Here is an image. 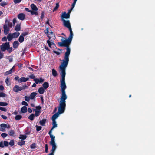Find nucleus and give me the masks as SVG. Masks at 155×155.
Instances as JSON below:
<instances>
[{"label": "nucleus", "mask_w": 155, "mask_h": 155, "mask_svg": "<svg viewBox=\"0 0 155 155\" xmlns=\"http://www.w3.org/2000/svg\"><path fill=\"white\" fill-rule=\"evenodd\" d=\"M67 62H64L63 63H61L59 67L60 74L61 77V88L62 93L61 96L60 98V104L65 105V100L67 99V97L66 94L65 90L66 88L65 81V77L66 68L67 67L68 64Z\"/></svg>", "instance_id": "1"}, {"label": "nucleus", "mask_w": 155, "mask_h": 155, "mask_svg": "<svg viewBox=\"0 0 155 155\" xmlns=\"http://www.w3.org/2000/svg\"><path fill=\"white\" fill-rule=\"evenodd\" d=\"M73 35V33H72L71 36V33L68 38V39H65L64 38L61 39V41L63 43L65 47H67L66 52L64 54V59L62 60V62L61 63H63L64 62H67V64H68L69 61V57L70 53V49L68 45L71 42Z\"/></svg>", "instance_id": "2"}, {"label": "nucleus", "mask_w": 155, "mask_h": 155, "mask_svg": "<svg viewBox=\"0 0 155 155\" xmlns=\"http://www.w3.org/2000/svg\"><path fill=\"white\" fill-rule=\"evenodd\" d=\"M66 107V103L65 105L60 104V101L59 102V106L58 108V111L52 117V120H55V119L58 117L59 115L64 112Z\"/></svg>", "instance_id": "3"}, {"label": "nucleus", "mask_w": 155, "mask_h": 155, "mask_svg": "<svg viewBox=\"0 0 155 155\" xmlns=\"http://www.w3.org/2000/svg\"><path fill=\"white\" fill-rule=\"evenodd\" d=\"M47 36L49 38V39L47 41V43L48 44L49 46L51 47V46L54 45V43L53 42V40L52 39L50 40L51 38H52L53 39L54 38L55 36L52 31L49 32L48 34H47Z\"/></svg>", "instance_id": "4"}, {"label": "nucleus", "mask_w": 155, "mask_h": 155, "mask_svg": "<svg viewBox=\"0 0 155 155\" xmlns=\"http://www.w3.org/2000/svg\"><path fill=\"white\" fill-rule=\"evenodd\" d=\"M63 24L65 27L68 28L70 31V33H71V36L72 33H73L71 27V24L69 20H66L64 19H63L62 20Z\"/></svg>", "instance_id": "5"}, {"label": "nucleus", "mask_w": 155, "mask_h": 155, "mask_svg": "<svg viewBox=\"0 0 155 155\" xmlns=\"http://www.w3.org/2000/svg\"><path fill=\"white\" fill-rule=\"evenodd\" d=\"M9 46V42L3 43L0 46L1 50L2 51L5 52L8 49Z\"/></svg>", "instance_id": "6"}, {"label": "nucleus", "mask_w": 155, "mask_h": 155, "mask_svg": "<svg viewBox=\"0 0 155 155\" xmlns=\"http://www.w3.org/2000/svg\"><path fill=\"white\" fill-rule=\"evenodd\" d=\"M50 144L52 146V148L51 150V153L48 155H54V153L55 150L57 147L55 142H50Z\"/></svg>", "instance_id": "7"}, {"label": "nucleus", "mask_w": 155, "mask_h": 155, "mask_svg": "<svg viewBox=\"0 0 155 155\" xmlns=\"http://www.w3.org/2000/svg\"><path fill=\"white\" fill-rule=\"evenodd\" d=\"M13 90L15 92H18L19 91H22L21 86L15 85L13 88Z\"/></svg>", "instance_id": "8"}, {"label": "nucleus", "mask_w": 155, "mask_h": 155, "mask_svg": "<svg viewBox=\"0 0 155 155\" xmlns=\"http://www.w3.org/2000/svg\"><path fill=\"white\" fill-rule=\"evenodd\" d=\"M70 14L69 13H67L65 12L63 13L61 15L62 20L64 18H68L70 17Z\"/></svg>", "instance_id": "9"}, {"label": "nucleus", "mask_w": 155, "mask_h": 155, "mask_svg": "<svg viewBox=\"0 0 155 155\" xmlns=\"http://www.w3.org/2000/svg\"><path fill=\"white\" fill-rule=\"evenodd\" d=\"M4 29V33L5 35H7L9 31V28L6 26V24H5L3 26Z\"/></svg>", "instance_id": "10"}, {"label": "nucleus", "mask_w": 155, "mask_h": 155, "mask_svg": "<svg viewBox=\"0 0 155 155\" xmlns=\"http://www.w3.org/2000/svg\"><path fill=\"white\" fill-rule=\"evenodd\" d=\"M29 80L28 78H25L24 77H22L21 78L18 79V81L19 83H21L22 82H25Z\"/></svg>", "instance_id": "11"}, {"label": "nucleus", "mask_w": 155, "mask_h": 155, "mask_svg": "<svg viewBox=\"0 0 155 155\" xmlns=\"http://www.w3.org/2000/svg\"><path fill=\"white\" fill-rule=\"evenodd\" d=\"M18 18L21 20H24L25 18V15L23 13H20L18 15Z\"/></svg>", "instance_id": "12"}, {"label": "nucleus", "mask_w": 155, "mask_h": 155, "mask_svg": "<svg viewBox=\"0 0 155 155\" xmlns=\"http://www.w3.org/2000/svg\"><path fill=\"white\" fill-rule=\"evenodd\" d=\"M5 24H6V26H7L8 28H11L12 26V23L8 20L6 21Z\"/></svg>", "instance_id": "13"}, {"label": "nucleus", "mask_w": 155, "mask_h": 155, "mask_svg": "<svg viewBox=\"0 0 155 155\" xmlns=\"http://www.w3.org/2000/svg\"><path fill=\"white\" fill-rule=\"evenodd\" d=\"M31 7L32 9L34 11H36L38 10V8L34 4H32L31 5Z\"/></svg>", "instance_id": "14"}, {"label": "nucleus", "mask_w": 155, "mask_h": 155, "mask_svg": "<svg viewBox=\"0 0 155 155\" xmlns=\"http://www.w3.org/2000/svg\"><path fill=\"white\" fill-rule=\"evenodd\" d=\"M45 90V89L43 87H41L39 89L38 92L40 94H42L44 92Z\"/></svg>", "instance_id": "15"}, {"label": "nucleus", "mask_w": 155, "mask_h": 155, "mask_svg": "<svg viewBox=\"0 0 155 155\" xmlns=\"http://www.w3.org/2000/svg\"><path fill=\"white\" fill-rule=\"evenodd\" d=\"M49 87V84L47 82H45L43 84V87L44 89H46Z\"/></svg>", "instance_id": "16"}, {"label": "nucleus", "mask_w": 155, "mask_h": 155, "mask_svg": "<svg viewBox=\"0 0 155 155\" xmlns=\"http://www.w3.org/2000/svg\"><path fill=\"white\" fill-rule=\"evenodd\" d=\"M20 24H18L15 27V29L16 31H18L20 30Z\"/></svg>", "instance_id": "17"}, {"label": "nucleus", "mask_w": 155, "mask_h": 155, "mask_svg": "<svg viewBox=\"0 0 155 155\" xmlns=\"http://www.w3.org/2000/svg\"><path fill=\"white\" fill-rule=\"evenodd\" d=\"M37 94V93H36L35 92L32 93L30 94V96H29L30 99H33Z\"/></svg>", "instance_id": "18"}, {"label": "nucleus", "mask_w": 155, "mask_h": 155, "mask_svg": "<svg viewBox=\"0 0 155 155\" xmlns=\"http://www.w3.org/2000/svg\"><path fill=\"white\" fill-rule=\"evenodd\" d=\"M12 34L13 38H16L19 36L20 33L19 32H15Z\"/></svg>", "instance_id": "19"}, {"label": "nucleus", "mask_w": 155, "mask_h": 155, "mask_svg": "<svg viewBox=\"0 0 155 155\" xmlns=\"http://www.w3.org/2000/svg\"><path fill=\"white\" fill-rule=\"evenodd\" d=\"M22 113H25L27 111V108L26 106H24L22 107L21 109Z\"/></svg>", "instance_id": "20"}, {"label": "nucleus", "mask_w": 155, "mask_h": 155, "mask_svg": "<svg viewBox=\"0 0 155 155\" xmlns=\"http://www.w3.org/2000/svg\"><path fill=\"white\" fill-rule=\"evenodd\" d=\"M19 45V43L18 41H15L13 44V47L14 48H16L18 47Z\"/></svg>", "instance_id": "21"}, {"label": "nucleus", "mask_w": 155, "mask_h": 155, "mask_svg": "<svg viewBox=\"0 0 155 155\" xmlns=\"http://www.w3.org/2000/svg\"><path fill=\"white\" fill-rule=\"evenodd\" d=\"M52 75L54 77H56L58 75L57 71L53 69L52 70Z\"/></svg>", "instance_id": "22"}, {"label": "nucleus", "mask_w": 155, "mask_h": 155, "mask_svg": "<svg viewBox=\"0 0 155 155\" xmlns=\"http://www.w3.org/2000/svg\"><path fill=\"white\" fill-rule=\"evenodd\" d=\"M7 39L8 41H11L13 38L12 35L11 33L8 34L7 36Z\"/></svg>", "instance_id": "23"}, {"label": "nucleus", "mask_w": 155, "mask_h": 155, "mask_svg": "<svg viewBox=\"0 0 155 155\" xmlns=\"http://www.w3.org/2000/svg\"><path fill=\"white\" fill-rule=\"evenodd\" d=\"M50 137L51 138V141L50 142H55V137L52 134L50 135Z\"/></svg>", "instance_id": "24"}, {"label": "nucleus", "mask_w": 155, "mask_h": 155, "mask_svg": "<svg viewBox=\"0 0 155 155\" xmlns=\"http://www.w3.org/2000/svg\"><path fill=\"white\" fill-rule=\"evenodd\" d=\"M53 52L58 55L60 54L61 51L59 49H57L56 50H54Z\"/></svg>", "instance_id": "25"}, {"label": "nucleus", "mask_w": 155, "mask_h": 155, "mask_svg": "<svg viewBox=\"0 0 155 155\" xmlns=\"http://www.w3.org/2000/svg\"><path fill=\"white\" fill-rule=\"evenodd\" d=\"M34 110L35 111V115L37 117L40 115V113L41 112L40 110H38L36 109H34Z\"/></svg>", "instance_id": "26"}, {"label": "nucleus", "mask_w": 155, "mask_h": 155, "mask_svg": "<svg viewBox=\"0 0 155 155\" xmlns=\"http://www.w3.org/2000/svg\"><path fill=\"white\" fill-rule=\"evenodd\" d=\"M46 120L45 119H43L39 122L41 125L42 126H44V124L46 122Z\"/></svg>", "instance_id": "27"}, {"label": "nucleus", "mask_w": 155, "mask_h": 155, "mask_svg": "<svg viewBox=\"0 0 155 155\" xmlns=\"http://www.w3.org/2000/svg\"><path fill=\"white\" fill-rule=\"evenodd\" d=\"M52 122L53 126L52 128V129H54L57 127V124L55 120H52Z\"/></svg>", "instance_id": "28"}, {"label": "nucleus", "mask_w": 155, "mask_h": 155, "mask_svg": "<svg viewBox=\"0 0 155 155\" xmlns=\"http://www.w3.org/2000/svg\"><path fill=\"white\" fill-rule=\"evenodd\" d=\"M13 71H12V69H10V70L6 72L4 74L5 75H6V76L8 75L11 74Z\"/></svg>", "instance_id": "29"}, {"label": "nucleus", "mask_w": 155, "mask_h": 155, "mask_svg": "<svg viewBox=\"0 0 155 155\" xmlns=\"http://www.w3.org/2000/svg\"><path fill=\"white\" fill-rule=\"evenodd\" d=\"M24 41V37L21 35L20 36L19 38V41L20 43Z\"/></svg>", "instance_id": "30"}, {"label": "nucleus", "mask_w": 155, "mask_h": 155, "mask_svg": "<svg viewBox=\"0 0 155 155\" xmlns=\"http://www.w3.org/2000/svg\"><path fill=\"white\" fill-rule=\"evenodd\" d=\"M27 137L25 135H20L19 137V138L21 139L25 140Z\"/></svg>", "instance_id": "31"}, {"label": "nucleus", "mask_w": 155, "mask_h": 155, "mask_svg": "<svg viewBox=\"0 0 155 155\" xmlns=\"http://www.w3.org/2000/svg\"><path fill=\"white\" fill-rule=\"evenodd\" d=\"M8 104L6 102H0V106H5L8 105Z\"/></svg>", "instance_id": "32"}, {"label": "nucleus", "mask_w": 155, "mask_h": 155, "mask_svg": "<svg viewBox=\"0 0 155 155\" xmlns=\"http://www.w3.org/2000/svg\"><path fill=\"white\" fill-rule=\"evenodd\" d=\"M25 141L24 140H21L20 141L18 142V144L20 146H22L25 144Z\"/></svg>", "instance_id": "33"}, {"label": "nucleus", "mask_w": 155, "mask_h": 155, "mask_svg": "<svg viewBox=\"0 0 155 155\" xmlns=\"http://www.w3.org/2000/svg\"><path fill=\"white\" fill-rule=\"evenodd\" d=\"M22 118V116L21 115H17L15 117V119L16 120H19Z\"/></svg>", "instance_id": "34"}, {"label": "nucleus", "mask_w": 155, "mask_h": 155, "mask_svg": "<svg viewBox=\"0 0 155 155\" xmlns=\"http://www.w3.org/2000/svg\"><path fill=\"white\" fill-rule=\"evenodd\" d=\"M14 131L12 130H9L8 132V134L10 136H13L14 134Z\"/></svg>", "instance_id": "35"}, {"label": "nucleus", "mask_w": 155, "mask_h": 155, "mask_svg": "<svg viewBox=\"0 0 155 155\" xmlns=\"http://www.w3.org/2000/svg\"><path fill=\"white\" fill-rule=\"evenodd\" d=\"M34 115L32 114L30 115L28 117V119L30 120H34Z\"/></svg>", "instance_id": "36"}, {"label": "nucleus", "mask_w": 155, "mask_h": 155, "mask_svg": "<svg viewBox=\"0 0 155 155\" xmlns=\"http://www.w3.org/2000/svg\"><path fill=\"white\" fill-rule=\"evenodd\" d=\"M1 6H4L7 5V3L5 2H2L0 3Z\"/></svg>", "instance_id": "37"}, {"label": "nucleus", "mask_w": 155, "mask_h": 155, "mask_svg": "<svg viewBox=\"0 0 155 155\" xmlns=\"http://www.w3.org/2000/svg\"><path fill=\"white\" fill-rule=\"evenodd\" d=\"M36 130L37 131H39L41 130L42 127L41 126H39L37 125L36 126Z\"/></svg>", "instance_id": "38"}, {"label": "nucleus", "mask_w": 155, "mask_h": 155, "mask_svg": "<svg viewBox=\"0 0 155 155\" xmlns=\"http://www.w3.org/2000/svg\"><path fill=\"white\" fill-rule=\"evenodd\" d=\"M28 86L26 85H24L22 86H21V90H24L27 88Z\"/></svg>", "instance_id": "39"}, {"label": "nucleus", "mask_w": 155, "mask_h": 155, "mask_svg": "<svg viewBox=\"0 0 155 155\" xmlns=\"http://www.w3.org/2000/svg\"><path fill=\"white\" fill-rule=\"evenodd\" d=\"M30 11V12L31 13V14L32 15H34V14H35V15H38V13H37V12H36V11Z\"/></svg>", "instance_id": "40"}, {"label": "nucleus", "mask_w": 155, "mask_h": 155, "mask_svg": "<svg viewBox=\"0 0 155 155\" xmlns=\"http://www.w3.org/2000/svg\"><path fill=\"white\" fill-rule=\"evenodd\" d=\"M1 135L2 137L5 138L7 136L8 134L6 133H3L1 134Z\"/></svg>", "instance_id": "41"}, {"label": "nucleus", "mask_w": 155, "mask_h": 155, "mask_svg": "<svg viewBox=\"0 0 155 155\" xmlns=\"http://www.w3.org/2000/svg\"><path fill=\"white\" fill-rule=\"evenodd\" d=\"M25 100L27 102H29L30 101V97H29L25 96Z\"/></svg>", "instance_id": "42"}, {"label": "nucleus", "mask_w": 155, "mask_h": 155, "mask_svg": "<svg viewBox=\"0 0 155 155\" xmlns=\"http://www.w3.org/2000/svg\"><path fill=\"white\" fill-rule=\"evenodd\" d=\"M6 96V94L3 93L1 92L0 93V97H5Z\"/></svg>", "instance_id": "43"}, {"label": "nucleus", "mask_w": 155, "mask_h": 155, "mask_svg": "<svg viewBox=\"0 0 155 155\" xmlns=\"http://www.w3.org/2000/svg\"><path fill=\"white\" fill-rule=\"evenodd\" d=\"M0 126L2 127H7V125L5 124H2L0 125Z\"/></svg>", "instance_id": "44"}, {"label": "nucleus", "mask_w": 155, "mask_h": 155, "mask_svg": "<svg viewBox=\"0 0 155 155\" xmlns=\"http://www.w3.org/2000/svg\"><path fill=\"white\" fill-rule=\"evenodd\" d=\"M30 147L31 149H33L36 148V144L35 143H33L32 144L31 146Z\"/></svg>", "instance_id": "45"}, {"label": "nucleus", "mask_w": 155, "mask_h": 155, "mask_svg": "<svg viewBox=\"0 0 155 155\" xmlns=\"http://www.w3.org/2000/svg\"><path fill=\"white\" fill-rule=\"evenodd\" d=\"M8 144H9L11 146L13 145L14 144V140H11Z\"/></svg>", "instance_id": "46"}, {"label": "nucleus", "mask_w": 155, "mask_h": 155, "mask_svg": "<svg viewBox=\"0 0 155 155\" xmlns=\"http://www.w3.org/2000/svg\"><path fill=\"white\" fill-rule=\"evenodd\" d=\"M59 5L58 3H56V4L55 6V8L54 10V11L56 10H57L59 7Z\"/></svg>", "instance_id": "47"}, {"label": "nucleus", "mask_w": 155, "mask_h": 155, "mask_svg": "<svg viewBox=\"0 0 155 155\" xmlns=\"http://www.w3.org/2000/svg\"><path fill=\"white\" fill-rule=\"evenodd\" d=\"M22 105H25L26 106H28V103L25 101H23L21 103Z\"/></svg>", "instance_id": "48"}, {"label": "nucleus", "mask_w": 155, "mask_h": 155, "mask_svg": "<svg viewBox=\"0 0 155 155\" xmlns=\"http://www.w3.org/2000/svg\"><path fill=\"white\" fill-rule=\"evenodd\" d=\"M48 146L47 144H46L45 145V152L47 153L48 152Z\"/></svg>", "instance_id": "49"}, {"label": "nucleus", "mask_w": 155, "mask_h": 155, "mask_svg": "<svg viewBox=\"0 0 155 155\" xmlns=\"http://www.w3.org/2000/svg\"><path fill=\"white\" fill-rule=\"evenodd\" d=\"M5 82L7 85H8L10 84H9V78H6L5 80Z\"/></svg>", "instance_id": "50"}, {"label": "nucleus", "mask_w": 155, "mask_h": 155, "mask_svg": "<svg viewBox=\"0 0 155 155\" xmlns=\"http://www.w3.org/2000/svg\"><path fill=\"white\" fill-rule=\"evenodd\" d=\"M21 0H14V2L15 4H17L20 3Z\"/></svg>", "instance_id": "51"}, {"label": "nucleus", "mask_w": 155, "mask_h": 155, "mask_svg": "<svg viewBox=\"0 0 155 155\" xmlns=\"http://www.w3.org/2000/svg\"><path fill=\"white\" fill-rule=\"evenodd\" d=\"M4 146H8V143L7 141H4L3 142Z\"/></svg>", "instance_id": "52"}, {"label": "nucleus", "mask_w": 155, "mask_h": 155, "mask_svg": "<svg viewBox=\"0 0 155 155\" xmlns=\"http://www.w3.org/2000/svg\"><path fill=\"white\" fill-rule=\"evenodd\" d=\"M4 144L3 141H1L0 143V147L1 148H3L4 147Z\"/></svg>", "instance_id": "53"}, {"label": "nucleus", "mask_w": 155, "mask_h": 155, "mask_svg": "<svg viewBox=\"0 0 155 155\" xmlns=\"http://www.w3.org/2000/svg\"><path fill=\"white\" fill-rule=\"evenodd\" d=\"M0 110L2 111H6V109L5 108L0 107Z\"/></svg>", "instance_id": "54"}, {"label": "nucleus", "mask_w": 155, "mask_h": 155, "mask_svg": "<svg viewBox=\"0 0 155 155\" xmlns=\"http://www.w3.org/2000/svg\"><path fill=\"white\" fill-rule=\"evenodd\" d=\"M7 38L6 37H4L2 39V41H6L7 40Z\"/></svg>", "instance_id": "55"}, {"label": "nucleus", "mask_w": 155, "mask_h": 155, "mask_svg": "<svg viewBox=\"0 0 155 155\" xmlns=\"http://www.w3.org/2000/svg\"><path fill=\"white\" fill-rule=\"evenodd\" d=\"M7 50L9 52H12V47L10 48L9 46V48H8V49H7Z\"/></svg>", "instance_id": "56"}, {"label": "nucleus", "mask_w": 155, "mask_h": 155, "mask_svg": "<svg viewBox=\"0 0 155 155\" xmlns=\"http://www.w3.org/2000/svg\"><path fill=\"white\" fill-rule=\"evenodd\" d=\"M1 117L4 119L5 120L7 118V117L6 116L3 115H1Z\"/></svg>", "instance_id": "57"}, {"label": "nucleus", "mask_w": 155, "mask_h": 155, "mask_svg": "<svg viewBox=\"0 0 155 155\" xmlns=\"http://www.w3.org/2000/svg\"><path fill=\"white\" fill-rule=\"evenodd\" d=\"M44 18V13L43 12H42L41 13V18L42 19H43Z\"/></svg>", "instance_id": "58"}, {"label": "nucleus", "mask_w": 155, "mask_h": 155, "mask_svg": "<svg viewBox=\"0 0 155 155\" xmlns=\"http://www.w3.org/2000/svg\"><path fill=\"white\" fill-rule=\"evenodd\" d=\"M58 44L59 46H64V45L62 41L61 42L58 43Z\"/></svg>", "instance_id": "59"}, {"label": "nucleus", "mask_w": 155, "mask_h": 155, "mask_svg": "<svg viewBox=\"0 0 155 155\" xmlns=\"http://www.w3.org/2000/svg\"><path fill=\"white\" fill-rule=\"evenodd\" d=\"M34 81L36 84H38L39 83V79H34Z\"/></svg>", "instance_id": "60"}, {"label": "nucleus", "mask_w": 155, "mask_h": 155, "mask_svg": "<svg viewBox=\"0 0 155 155\" xmlns=\"http://www.w3.org/2000/svg\"><path fill=\"white\" fill-rule=\"evenodd\" d=\"M45 33V34H48L49 33H48V28H47L44 31Z\"/></svg>", "instance_id": "61"}, {"label": "nucleus", "mask_w": 155, "mask_h": 155, "mask_svg": "<svg viewBox=\"0 0 155 155\" xmlns=\"http://www.w3.org/2000/svg\"><path fill=\"white\" fill-rule=\"evenodd\" d=\"M39 83H41L44 81V79L41 78H39Z\"/></svg>", "instance_id": "62"}, {"label": "nucleus", "mask_w": 155, "mask_h": 155, "mask_svg": "<svg viewBox=\"0 0 155 155\" xmlns=\"http://www.w3.org/2000/svg\"><path fill=\"white\" fill-rule=\"evenodd\" d=\"M0 130L2 132H4V131H5V128H3V127H1L0 128Z\"/></svg>", "instance_id": "63"}, {"label": "nucleus", "mask_w": 155, "mask_h": 155, "mask_svg": "<svg viewBox=\"0 0 155 155\" xmlns=\"http://www.w3.org/2000/svg\"><path fill=\"white\" fill-rule=\"evenodd\" d=\"M28 34V33L26 32H24L23 33H22L21 35L22 36H23V37L24 36H25L26 35H27Z\"/></svg>", "instance_id": "64"}]
</instances>
